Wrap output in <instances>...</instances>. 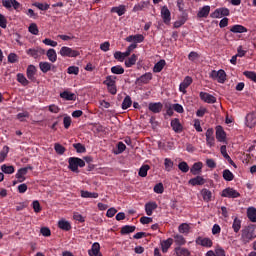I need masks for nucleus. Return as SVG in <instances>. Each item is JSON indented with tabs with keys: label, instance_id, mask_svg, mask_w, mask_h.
I'll return each mask as SVG.
<instances>
[{
	"label": "nucleus",
	"instance_id": "obj_19",
	"mask_svg": "<svg viewBox=\"0 0 256 256\" xmlns=\"http://www.w3.org/2000/svg\"><path fill=\"white\" fill-rule=\"evenodd\" d=\"M151 79H153V74L151 72H146L145 74L136 79V83H138V85H141V83L143 85H147V83H149Z\"/></svg>",
	"mask_w": 256,
	"mask_h": 256
},
{
	"label": "nucleus",
	"instance_id": "obj_59",
	"mask_svg": "<svg viewBox=\"0 0 256 256\" xmlns=\"http://www.w3.org/2000/svg\"><path fill=\"white\" fill-rule=\"evenodd\" d=\"M178 169L182 171V173H188L189 172V164L187 162L183 161L178 164Z\"/></svg>",
	"mask_w": 256,
	"mask_h": 256
},
{
	"label": "nucleus",
	"instance_id": "obj_1",
	"mask_svg": "<svg viewBox=\"0 0 256 256\" xmlns=\"http://www.w3.org/2000/svg\"><path fill=\"white\" fill-rule=\"evenodd\" d=\"M79 167H85V161L79 157H70L68 159V169L73 173H79Z\"/></svg>",
	"mask_w": 256,
	"mask_h": 256
},
{
	"label": "nucleus",
	"instance_id": "obj_56",
	"mask_svg": "<svg viewBox=\"0 0 256 256\" xmlns=\"http://www.w3.org/2000/svg\"><path fill=\"white\" fill-rule=\"evenodd\" d=\"M33 6L37 7V9H39L40 11H48V9L50 7L49 4H47V3L43 4V3H39V2H35L33 4Z\"/></svg>",
	"mask_w": 256,
	"mask_h": 256
},
{
	"label": "nucleus",
	"instance_id": "obj_41",
	"mask_svg": "<svg viewBox=\"0 0 256 256\" xmlns=\"http://www.w3.org/2000/svg\"><path fill=\"white\" fill-rule=\"evenodd\" d=\"M2 173H5L6 175H13L15 173V167L14 166H8L7 164H3L1 166Z\"/></svg>",
	"mask_w": 256,
	"mask_h": 256
},
{
	"label": "nucleus",
	"instance_id": "obj_37",
	"mask_svg": "<svg viewBox=\"0 0 256 256\" xmlns=\"http://www.w3.org/2000/svg\"><path fill=\"white\" fill-rule=\"evenodd\" d=\"M230 31L232 33H247V28L243 25L236 24L231 27Z\"/></svg>",
	"mask_w": 256,
	"mask_h": 256
},
{
	"label": "nucleus",
	"instance_id": "obj_48",
	"mask_svg": "<svg viewBox=\"0 0 256 256\" xmlns=\"http://www.w3.org/2000/svg\"><path fill=\"white\" fill-rule=\"evenodd\" d=\"M149 169H151V167L149 165H147V164L142 165L138 172L139 177H147V173H148Z\"/></svg>",
	"mask_w": 256,
	"mask_h": 256
},
{
	"label": "nucleus",
	"instance_id": "obj_36",
	"mask_svg": "<svg viewBox=\"0 0 256 256\" xmlns=\"http://www.w3.org/2000/svg\"><path fill=\"white\" fill-rule=\"evenodd\" d=\"M174 166H175V163L173 162V160H171L170 158L164 159L165 171H167L168 173H171V171H173Z\"/></svg>",
	"mask_w": 256,
	"mask_h": 256
},
{
	"label": "nucleus",
	"instance_id": "obj_28",
	"mask_svg": "<svg viewBox=\"0 0 256 256\" xmlns=\"http://www.w3.org/2000/svg\"><path fill=\"white\" fill-rule=\"evenodd\" d=\"M201 195L203 197V201H205L206 203H209V201H211L212 197H213V193H211V191L207 188H204L201 190Z\"/></svg>",
	"mask_w": 256,
	"mask_h": 256
},
{
	"label": "nucleus",
	"instance_id": "obj_55",
	"mask_svg": "<svg viewBox=\"0 0 256 256\" xmlns=\"http://www.w3.org/2000/svg\"><path fill=\"white\" fill-rule=\"evenodd\" d=\"M243 75L247 77V79H250V81H253L256 83V73L253 71H244Z\"/></svg>",
	"mask_w": 256,
	"mask_h": 256
},
{
	"label": "nucleus",
	"instance_id": "obj_12",
	"mask_svg": "<svg viewBox=\"0 0 256 256\" xmlns=\"http://www.w3.org/2000/svg\"><path fill=\"white\" fill-rule=\"evenodd\" d=\"M215 133V131L213 130V128H209L206 131V144L208 147H215V137L213 136Z\"/></svg>",
	"mask_w": 256,
	"mask_h": 256
},
{
	"label": "nucleus",
	"instance_id": "obj_27",
	"mask_svg": "<svg viewBox=\"0 0 256 256\" xmlns=\"http://www.w3.org/2000/svg\"><path fill=\"white\" fill-rule=\"evenodd\" d=\"M177 256H191V252L187 248L178 246L174 249Z\"/></svg>",
	"mask_w": 256,
	"mask_h": 256
},
{
	"label": "nucleus",
	"instance_id": "obj_11",
	"mask_svg": "<svg viewBox=\"0 0 256 256\" xmlns=\"http://www.w3.org/2000/svg\"><path fill=\"white\" fill-rule=\"evenodd\" d=\"M26 75L29 81L35 83V81H37V78L35 77V75H37V67H35V65H29L26 70Z\"/></svg>",
	"mask_w": 256,
	"mask_h": 256
},
{
	"label": "nucleus",
	"instance_id": "obj_29",
	"mask_svg": "<svg viewBox=\"0 0 256 256\" xmlns=\"http://www.w3.org/2000/svg\"><path fill=\"white\" fill-rule=\"evenodd\" d=\"M173 237H174V242L176 245H178V247H183V245L187 243V240L181 234H175Z\"/></svg>",
	"mask_w": 256,
	"mask_h": 256
},
{
	"label": "nucleus",
	"instance_id": "obj_60",
	"mask_svg": "<svg viewBox=\"0 0 256 256\" xmlns=\"http://www.w3.org/2000/svg\"><path fill=\"white\" fill-rule=\"evenodd\" d=\"M125 53L124 52H121V51H116L114 53V59H116L117 61H120V62H123L125 61Z\"/></svg>",
	"mask_w": 256,
	"mask_h": 256
},
{
	"label": "nucleus",
	"instance_id": "obj_42",
	"mask_svg": "<svg viewBox=\"0 0 256 256\" xmlns=\"http://www.w3.org/2000/svg\"><path fill=\"white\" fill-rule=\"evenodd\" d=\"M222 176L225 181H233L235 179V175L229 169H225Z\"/></svg>",
	"mask_w": 256,
	"mask_h": 256
},
{
	"label": "nucleus",
	"instance_id": "obj_35",
	"mask_svg": "<svg viewBox=\"0 0 256 256\" xmlns=\"http://www.w3.org/2000/svg\"><path fill=\"white\" fill-rule=\"evenodd\" d=\"M211 11V7L210 6H203L199 11L197 16L200 18L203 17H209V13Z\"/></svg>",
	"mask_w": 256,
	"mask_h": 256
},
{
	"label": "nucleus",
	"instance_id": "obj_6",
	"mask_svg": "<svg viewBox=\"0 0 256 256\" xmlns=\"http://www.w3.org/2000/svg\"><path fill=\"white\" fill-rule=\"evenodd\" d=\"M29 171H33V167L32 166H27L24 168H20L17 173H16V179H18L19 183H23V181H25V175H27V173Z\"/></svg>",
	"mask_w": 256,
	"mask_h": 256
},
{
	"label": "nucleus",
	"instance_id": "obj_13",
	"mask_svg": "<svg viewBox=\"0 0 256 256\" xmlns=\"http://www.w3.org/2000/svg\"><path fill=\"white\" fill-rule=\"evenodd\" d=\"M2 5L6 9H11V7H13L15 11L21 7V3H19L17 0H2Z\"/></svg>",
	"mask_w": 256,
	"mask_h": 256
},
{
	"label": "nucleus",
	"instance_id": "obj_25",
	"mask_svg": "<svg viewBox=\"0 0 256 256\" xmlns=\"http://www.w3.org/2000/svg\"><path fill=\"white\" fill-rule=\"evenodd\" d=\"M155 209H157V202H148L145 204V212L149 217L153 215V211H155Z\"/></svg>",
	"mask_w": 256,
	"mask_h": 256
},
{
	"label": "nucleus",
	"instance_id": "obj_7",
	"mask_svg": "<svg viewBox=\"0 0 256 256\" xmlns=\"http://www.w3.org/2000/svg\"><path fill=\"white\" fill-rule=\"evenodd\" d=\"M191 83H193V78H191V76H186L179 85L180 93L185 95V93H187V89L191 86Z\"/></svg>",
	"mask_w": 256,
	"mask_h": 256
},
{
	"label": "nucleus",
	"instance_id": "obj_14",
	"mask_svg": "<svg viewBox=\"0 0 256 256\" xmlns=\"http://www.w3.org/2000/svg\"><path fill=\"white\" fill-rule=\"evenodd\" d=\"M216 139L219 143H225L227 139V133L223 130V126H216Z\"/></svg>",
	"mask_w": 256,
	"mask_h": 256
},
{
	"label": "nucleus",
	"instance_id": "obj_43",
	"mask_svg": "<svg viewBox=\"0 0 256 256\" xmlns=\"http://www.w3.org/2000/svg\"><path fill=\"white\" fill-rule=\"evenodd\" d=\"M232 229L234 233H239V231H241V220L239 218H234L232 223Z\"/></svg>",
	"mask_w": 256,
	"mask_h": 256
},
{
	"label": "nucleus",
	"instance_id": "obj_32",
	"mask_svg": "<svg viewBox=\"0 0 256 256\" xmlns=\"http://www.w3.org/2000/svg\"><path fill=\"white\" fill-rule=\"evenodd\" d=\"M46 57L49 59L51 63H55V61H57V52L55 51V49L50 48L46 52Z\"/></svg>",
	"mask_w": 256,
	"mask_h": 256
},
{
	"label": "nucleus",
	"instance_id": "obj_46",
	"mask_svg": "<svg viewBox=\"0 0 256 256\" xmlns=\"http://www.w3.org/2000/svg\"><path fill=\"white\" fill-rule=\"evenodd\" d=\"M17 81H18V83H21L23 85V87H27V85H29V80H27V78L25 77V75L23 73L17 74Z\"/></svg>",
	"mask_w": 256,
	"mask_h": 256
},
{
	"label": "nucleus",
	"instance_id": "obj_62",
	"mask_svg": "<svg viewBox=\"0 0 256 256\" xmlns=\"http://www.w3.org/2000/svg\"><path fill=\"white\" fill-rule=\"evenodd\" d=\"M16 117L18 121H21V123H23L25 119H29V112L25 111L22 113H18Z\"/></svg>",
	"mask_w": 256,
	"mask_h": 256
},
{
	"label": "nucleus",
	"instance_id": "obj_38",
	"mask_svg": "<svg viewBox=\"0 0 256 256\" xmlns=\"http://www.w3.org/2000/svg\"><path fill=\"white\" fill-rule=\"evenodd\" d=\"M59 229H62V231H71V223L66 220H60L58 222Z\"/></svg>",
	"mask_w": 256,
	"mask_h": 256
},
{
	"label": "nucleus",
	"instance_id": "obj_57",
	"mask_svg": "<svg viewBox=\"0 0 256 256\" xmlns=\"http://www.w3.org/2000/svg\"><path fill=\"white\" fill-rule=\"evenodd\" d=\"M172 245H173V238H168L167 240H164L162 242V250L167 251V249H169V247H171Z\"/></svg>",
	"mask_w": 256,
	"mask_h": 256
},
{
	"label": "nucleus",
	"instance_id": "obj_5",
	"mask_svg": "<svg viewBox=\"0 0 256 256\" xmlns=\"http://www.w3.org/2000/svg\"><path fill=\"white\" fill-rule=\"evenodd\" d=\"M229 14V8H218L210 15V17H212V19H221V17H229Z\"/></svg>",
	"mask_w": 256,
	"mask_h": 256
},
{
	"label": "nucleus",
	"instance_id": "obj_9",
	"mask_svg": "<svg viewBox=\"0 0 256 256\" xmlns=\"http://www.w3.org/2000/svg\"><path fill=\"white\" fill-rule=\"evenodd\" d=\"M196 245H200L201 247H206L209 249L213 247V240H211V238H205V237L199 236L196 239Z\"/></svg>",
	"mask_w": 256,
	"mask_h": 256
},
{
	"label": "nucleus",
	"instance_id": "obj_4",
	"mask_svg": "<svg viewBox=\"0 0 256 256\" xmlns=\"http://www.w3.org/2000/svg\"><path fill=\"white\" fill-rule=\"evenodd\" d=\"M59 54L61 55V57H79V55H81L79 50H75L67 46H63L60 49Z\"/></svg>",
	"mask_w": 256,
	"mask_h": 256
},
{
	"label": "nucleus",
	"instance_id": "obj_24",
	"mask_svg": "<svg viewBox=\"0 0 256 256\" xmlns=\"http://www.w3.org/2000/svg\"><path fill=\"white\" fill-rule=\"evenodd\" d=\"M111 13H117L118 17H122L127 13V7L125 5H119L111 8Z\"/></svg>",
	"mask_w": 256,
	"mask_h": 256
},
{
	"label": "nucleus",
	"instance_id": "obj_30",
	"mask_svg": "<svg viewBox=\"0 0 256 256\" xmlns=\"http://www.w3.org/2000/svg\"><path fill=\"white\" fill-rule=\"evenodd\" d=\"M81 197L84 199H97V197H99V193L82 190Z\"/></svg>",
	"mask_w": 256,
	"mask_h": 256
},
{
	"label": "nucleus",
	"instance_id": "obj_63",
	"mask_svg": "<svg viewBox=\"0 0 256 256\" xmlns=\"http://www.w3.org/2000/svg\"><path fill=\"white\" fill-rule=\"evenodd\" d=\"M134 49H137V44H135V43L130 44V45L127 47L126 51L124 52V56H125V57H129V55H131V52H132Z\"/></svg>",
	"mask_w": 256,
	"mask_h": 256
},
{
	"label": "nucleus",
	"instance_id": "obj_40",
	"mask_svg": "<svg viewBox=\"0 0 256 256\" xmlns=\"http://www.w3.org/2000/svg\"><path fill=\"white\" fill-rule=\"evenodd\" d=\"M178 231L183 235H189V231H191V227L187 223H182L179 225Z\"/></svg>",
	"mask_w": 256,
	"mask_h": 256
},
{
	"label": "nucleus",
	"instance_id": "obj_10",
	"mask_svg": "<svg viewBox=\"0 0 256 256\" xmlns=\"http://www.w3.org/2000/svg\"><path fill=\"white\" fill-rule=\"evenodd\" d=\"M241 194L237 192V190L233 188H226L222 191V197H228L229 199H237Z\"/></svg>",
	"mask_w": 256,
	"mask_h": 256
},
{
	"label": "nucleus",
	"instance_id": "obj_26",
	"mask_svg": "<svg viewBox=\"0 0 256 256\" xmlns=\"http://www.w3.org/2000/svg\"><path fill=\"white\" fill-rule=\"evenodd\" d=\"M202 169H203V162H196L191 167L190 173H192V175H199Z\"/></svg>",
	"mask_w": 256,
	"mask_h": 256
},
{
	"label": "nucleus",
	"instance_id": "obj_31",
	"mask_svg": "<svg viewBox=\"0 0 256 256\" xmlns=\"http://www.w3.org/2000/svg\"><path fill=\"white\" fill-rule=\"evenodd\" d=\"M165 65H167V62L165 60L158 61L153 68L154 73H161L163 69L165 68Z\"/></svg>",
	"mask_w": 256,
	"mask_h": 256
},
{
	"label": "nucleus",
	"instance_id": "obj_52",
	"mask_svg": "<svg viewBox=\"0 0 256 256\" xmlns=\"http://www.w3.org/2000/svg\"><path fill=\"white\" fill-rule=\"evenodd\" d=\"M54 150H55V152H56L58 155H63V154L65 153V151H67V149H66L63 145H61V144H59V143H56V144L54 145Z\"/></svg>",
	"mask_w": 256,
	"mask_h": 256
},
{
	"label": "nucleus",
	"instance_id": "obj_17",
	"mask_svg": "<svg viewBox=\"0 0 256 256\" xmlns=\"http://www.w3.org/2000/svg\"><path fill=\"white\" fill-rule=\"evenodd\" d=\"M148 109L149 111H151L152 113H161V111H163V103L161 102H150L148 105Z\"/></svg>",
	"mask_w": 256,
	"mask_h": 256
},
{
	"label": "nucleus",
	"instance_id": "obj_47",
	"mask_svg": "<svg viewBox=\"0 0 256 256\" xmlns=\"http://www.w3.org/2000/svg\"><path fill=\"white\" fill-rule=\"evenodd\" d=\"M117 76H107L106 79L103 82V85H106V87H109V85H115Z\"/></svg>",
	"mask_w": 256,
	"mask_h": 256
},
{
	"label": "nucleus",
	"instance_id": "obj_58",
	"mask_svg": "<svg viewBox=\"0 0 256 256\" xmlns=\"http://www.w3.org/2000/svg\"><path fill=\"white\" fill-rule=\"evenodd\" d=\"M147 5H148L147 2H140V3L136 4L133 7L134 13H137V11H143V9H145V7H147Z\"/></svg>",
	"mask_w": 256,
	"mask_h": 256
},
{
	"label": "nucleus",
	"instance_id": "obj_20",
	"mask_svg": "<svg viewBox=\"0 0 256 256\" xmlns=\"http://www.w3.org/2000/svg\"><path fill=\"white\" fill-rule=\"evenodd\" d=\"M170 125L175 133H181L183 131V125L179 121V118L172 119Z\"/></svg>",
	"mask_w": 256,
	"mask_h": 256
},
{
	"label": "nucleus",
	"instance_id": "obj_39",
	"mask_svg": "<svg viewBox=\"0 0 256 256\" xmlns=\"http://www.w3.org/2000/svg\"><path fill=\"white\" fill-rule=\"evenodd\" d=\"M220 153H221L222 157H224V159H226V161H228V163H233V159H231V156H229V154L227 153L226 145H222L220 147Z\"/></svg>",
	"mask_w": 256,
	"mask_h": 256
},
{
	"label": "nucleus",
	"instance_id": "obj_34",
	"mask_svg": "<svg viewBox=\"0 0 256 256\" xmlns=\"http://www.w3.org/2000/svg\"><path fill=\"white\" fill-rule=\"evenodd\" d=\"M247 217L252 223H256V208L254 207L248 208Z\"/></svg>",
	"mask_w": 256,
	"mask_h": 256
},
{
	"label": "nucleus",
	"instance_id": "obj_23",
	"mask_svg": "<svg viewBox=\"0 0 256 256\" xmlns=\"http://www.w3.org/2000/svg\"><path fill=\"white\" fill-rule=\"evenodd\" d=\"M189 185H192L193 187L197 186V185H205L206 181L205 178H203V176H196L195 178H191L188 181Z\"/></svg>",
	"mask_w": 256,
	"mask_h": 256
},
{
	"label": "nucleus",
	"instance_id": "obj_61",
	"mask_svg": "<svg viewBox=\"0 0 256 256\" xmlns=\"http://www.w3.org/2000/svg\"><path fill=\"white\" fill-rule=\"evenodd\" d=\"M68 75H79V67L77 66H70L67 69Z\"/></svg>",
	"mask_w": 256,
	"mask_h": 256
},
{
	"label": "nucleus",
	"instance_id": "obj_33",
	"mask_svg": "<svg viewBox=\"0 0 256 256\" xmlns=\"http://www.w3.org/2000/svg\"><path fill=\"white\" fill-rule=\"evenodd\" d=\"M135 229H137V227L125 225L121 228L120 233L121 235H129V233H135Z\"/></svg>",
	"mask_w": 256,
	"mask_h": 256
},
{
	"label": "nucleus",
	"instance_id": "obj_50",
	"mask_svg": "<svg viewBox=\"0 0 256 256\" xmlns=\"http://www.w3.org/2000/svg\"><path fill=\"white\" fill-rule=\"evenodd\" d=\"M137 63V55L132 54L128 60L125 61V66L126 67H133Z\"/></svg>",
	"mask_w": 256,
	"mask_h": 256
},
{
	"label": "nucleus",
	"instance_id": "obj_44",
	"mask_svg": "<svg viewBox=\"0 0 256 256\" xmlns=\"http://www.w3.org/2000/svg\"><path fill=\"white\" fill-rule=\"evenodd\" d=\"M39 67L42 73H49V71H51V63L49 62H40Z\"/></svg>",
	"mask_w": 256,
	"mask_h": 256
},
{
	"label": "nucleus",
	"instance_id": "obj_21",
	"mask_svg": "<svg viewBox=\"0 0 256 256\" xmlns=\"http://www.w3.org/2000/svg\"><path fill=\"white\" fill-rule=\"evenodd\" d=\"M246 125L249 129H253L256 125V116L255 113H249L246 115Z\"/></svg>",
	"mask_w": 256,
	"mask_h": 256
},
{
	"label": "nucleus",
	"instance_id": "obj_49",
	"mask_svg": "<svg viewBox=\"0 0 256 256\" xmlns=\"http://www.w3.org/2000/svg\"><path fill=\"white\" fill-rule=\"evenodd\" d=\"M133 105V100H131V96H126L122 102V109H129Z\"/></svg>",
	"mask_w": 256,
	"mask_h": 256
},
{
	"label": "nucleus",
	"instance_id": "obj_16",
	"mask_svg": "<svg viewBox=\"0 0 256 256\" xmlns=\"http://www.w3.org/2000/svg\"><path fill=\"white\" fill-rule=\"evenodd\" d=\"M161 17L165 23V25H169L171 23V11L167 6H163L161 9Z\"/></svg>",
	"mask_w": 256,
	"mask_h": 256
},
{
	"label": "nucleus",
	"instance_id": "obj_3",
	"mask_svg": "<svg viewBox=\"0 0 256 256\" xmlns=\"http://www.w3.org/2000/svg\"><path fill=\"white\" fill-rule=\"evenodd\" d=\"M253 239H255V233L253 231V228H251L250 226L245 227L242 230L241 240L243 241V243H251Z\"/></svg>",
	"mask_w": 256,
	"mask_h": 256
},
{
	"label": "nucleus",
	"instance_id": "obj_18",
	"mask_svg": "<svg viewBox=\"0 0 256 256\" xmlns=\"http://www.w3.org/2000/svg\"><path fill=\"white\" fill-rule=\"evenodd\" d=\"M88 255L90 256H103L101 253V245L98 242L92 244L90 250H88Z\"/></svg>",
	"mask_w": 256,
	"mask_h": 256
},
{
	"label": "nucleus",
	"instance_id": "obj_22",
	"mask_svg": "<svg viewBox=\"0 0 256 256\" xmlns=\"http://www.w3.org/2000/svg\"><path fill=\"white\" fill-rule=\"evenodd\" d=\"M60 97L61 99H64V101H76L77 99V95L69 91H63L60 93Z\"/></svg>",
	"mask_w": 256,
	"mask_h": 256
},
{
	"label": "nucleus",
	"instance_id": "obj_45",
	"mask_svg": "<svg viewBox=\"0 0 256 256\" xmlns=\"http://www.w3.org/2000/svg\"><path fill=\"white\" fill-rule=\"evenodd\" d=\"M111 73L114 75H123L125 73V68L121 65H116L111 68Z\"/></svg>",
	"mask_w": 256,
	"mask_h": 256
},
{
	"label": "nucleus",
	"instance_id": "obj_64",
	"mask_svg": "<svg viewBox=\"0 0 256 256\" xmlns=\"http://www.w3.org/2000/svg\"><path fill=\"white\" fill-rule=\"evenodd\" d=\"M19 61V56L15 53H10L8 55V63H17Z\"/></svg>",
	"mask_w": 256,
	"mask_h": 256
},
{
	"label": "nucleus",
	"instance_id": "obj_8",
	"mask_svg": "<svg viewBox=\"0 0 256 256\" xmlns=\"http://www.w3.org/2000/svg\"><path fill=\"white\" fill-rule=\"evenodd\" d=\"M199 97L201 101H204V103H209L210 105L217 103V98L207 92H200Z\"/></svg>",
	"mask_w": 256,
	"mask_h": 256
},
{
	"label": "nucleus",
	"instance_id": "obj_15",
	"mask_svg": "<svg viewBox=\"0 0 256 256\" xmlns=\"http://www.w3.org/2000/svg\"><path fill=\"white\" fill-rule=\"evenodd\" d=\"M27 55L30 57H33L34 59H38V57H41V55H45V49L42 48H30L26 51Z\"/></svg>",
	"mask_w": 256,
	"mask_h": 256
},
{
	"label": "nucleus",
	"instance_id": "obj_2",
	"mask_svg": "<svg viewBox=\"0 0 256 256\" xmlns=\"http://www.w3.org/2000/svg\"><path fill=\"white\" fill-rule=\"evenodd\" d=\"M210 78L214 81H218L219 83H225L227 81V73H225V70H212L210 72Z\"/></svg>",
	"mask_w": 256,
	"mask_h": 256
},
{
	"label": "nucleus",
	"instance_id": "obj_53",
	"mask_svg": "<svg viewBox=\"0 0 256 256\" xmlns=\"http://www.w3.org/2000/svg\"><path fill=\"white\" fill-rule=\"evenodd\" d=\"M73 147L77 151V153H86L87 152V148H85V145H83L81 143H74Z\"/></svg>",
	"mask_w": 256,
	"mask_h": 256
},
{
	"label": "nucleus",
	"instance_id": "obj_51",
	"mask_svg": "<svg viewBox=\"0 0 256 256\" xmlns=\"http://www.w3.org/2000/svg\"><path fill=\"white\" fill-rule=\"evenodd\" d=\"M7 155H9V146H4L0 152V163H3L7 159Z\"/></svg>",
	"mask_w": 256,
	"mask_h": 256
},
{
	"label": "nucleus",
	"instance_id": "obj_54",
	"mask_svg": "<svg viewBox=\"0 0 256 256\" xmlns=\"http://www.w3.org/2000/svg\"><path fill=\"white\" fill-rule=\"evenodd\" d=\"M28 31L32 35H39V27H37L36 23L30 24V26L28 27Z\"/></svg>",
	"mask_w": 256,
	"mask_h": 256
}]
</instances>
